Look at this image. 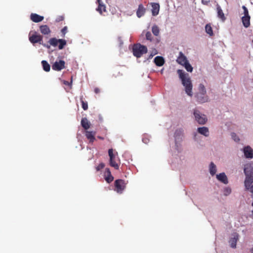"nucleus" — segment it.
Instances as JSON below:
<instances>
[{
	"instance_id": "f257e3e1",
	"label": "nucleus",
	"mask_w": 253,
	"mask_h": 253,
	"mask_svg": "<svg viewBox=\"0 0 253 253\" xmlns=\"http://www.w3.org/2000/svg\"><path fill=\"white\" fill-rule=\"evenodd\" d=\"M246 178L244 184L246 189H248L250 186L253 183V168L251 165H247L244 168Z\"/></svg>"
},
{
	"instance_id": "f03ea898",
	"label": "nucleus",
	"mask_w": 253,
	"mask_h": 253,
	"mask_svg": "<svg viewBox=\"0 0 253 253\" xmlns=\"http://www.w3.org/2000/svg\"><path fill=\"white\" fill-rule=\"evenodd\" d=\"M29 40L30 42L33 44L39 43V44L42 45L44 47H45L48 49L50 48V45H48V44L43 43L42 42V36L40 34H37L36 32H30L29 34Z\"/></svg>"
},
{
	"instance_id": "7ed1b4c3",
	"label": "nucleus",
	"mask_w": 253,
	"mask_h": 253,
	"mask_svg": "<svg viewBox=\"0 0 253 253\" xmlns=\"http://www.w3.org/2000/svg\"><path fill=\"white\" fill-rule=\"evenodd\" d=\"M199 91L195 95L197 101L200 103L207 102L209 101V97L206 94V90L203 84H200L199 86Z\"/></svg>"
},
{
	"instance_id": "20e7f679",
	"label": "nucleus",
	"mask_w": 253,
	"mask_h": 253,
	"mask_svg": "<svg viewBox=\"0 0 253 253\" xmlns=\"http://www.w3.org/2000/svg\"><path fill=\"white\" fill-rule=\"evenodd\" d=\"M132 51L134 56L139 58L143 54L147 53V48L145 45H143L140 44H136L133 46Z\"/></svg>"
},
{
	"instance_id": "39448f33",
	"label": "nucleus",
	"mask_w": 253,
	"mask_h": 253,
	"mask_svg": "<svg viewBox=\"0 0 253 253\" xmlns=\"http://www.w3.org/2000/svg\"><path fill=\"white\" fill-rule=\"evenodd\" d=\"M48 43L49 44L48 45H51L56 47L58 45L59 49H62L64 46L66 45V41L63 39H57L55 38H50L48 41Z\"/></svg>"
},
{
	"instance_id": "423d86ee",
	"label": "nucleus",
	"mask_w": 253,
	"mask_h": 253,
	"mask_svg": "<svg viewBox=\"0 0 253 253\" xmlns=\"http://www.w3.org/2000/svg\"><path fill=\"white\" fill-rule=\"evenodd\" d=\"M126 183L123 179H117L115 181V189L117 193L121 194L126 188Z\"/></svg>"
},
{
	"instance_id": "0eeeda50",
	"label": "nucleus",
	"mask_w": 253,
	"mask_h": 253,
	"mask_svg": "<svg viewBox=\"0 0 253 253\" xmlns=\"http://www.w3.org/2000/svg\"><path fill=\"white\" fill-rule=\"evenodd\" d=\"M194 115L195 116V120L199 124L204 125L206 124L208 120L206 116L205 115L201 114L198 110H194Z\"/></svg>"
},
{
	"instance_id": "6e6552de",
	"label": "nucleus",
	"mask_w": 253,
	"mask_h": 253,
	"mask_svg": "<svg viewBox=\"0 0 253 253\" xmlns=\"http://www.w3.org/2000/svg\"><path fill=\"white\" fill-rule=\"evenodd\" d=\"M108 154L110 157V165L116 169H118L119 165L116 162V156L113 153V150L110 149L108 150Z\"/></svg>"
},
{
	"instance_id": "1a4fd4ad",
	"label": "nucleus",
	"mask_w": 253,
	"mask_h": 253,
	"mask_svg": "<svg viewBox=\"0 0 253 253\" xmlns=\"http://www.w3.org/2000/svg\"><path fill=\"white\" fill-rule=\"evenodd\" d=\"M182 84L185 87V90L186 93L189 95L192 96V84L191 80H181Z\"/></svg>"
},
{
	"instance_id": "9d476101",
	"label": "nucleus",
	"mask_w": 253,
	"mask_h": 253,
	"mask_svg": "<svg viewBox=\"0 0 253 253\" xmlns=\"http://www.w3.org/2000/svg\"><path fill=\"white\" fill-rule=\"evenodd\" d=\"M65 62L63 60H59V61H56L52 65V68L55 71H60L62 69L65 68Z\"/></svg>"
},
{
	"instance_id": "9b49d317",
	"label": "nucleus",
	"mask_w": 253,
	"mask_h": 253,
	"mask_svg": "<svg viewBox=\"0 0 253 253\" xmlns=\"http://www.w3.org/2000/svg\"><path fill=\"white\" fill-rule=\"evenodd\" d=\"M244 153L247 158L252 159L253 158V150L249 146L244 148Z\"/></svg>"
},
{
	"instance_id": "f8f14e48",
	"label": "nucleus",
	"mask_w": 253,
	"mask_h": 253,
	"mask_svg": "<svg viewBox=\"0 0 253 253\" xmlns=\"http://www.w3.org/2000/svg\"><path fill=\"white\" fill-rule=\"evenodd\" d=\"M216 10L217 13V17L220 19L222 21L224 22L226 20V17L224 15V14L220 7V6L217 4L216 5Z\"/></svg>"
},
{
	"instance_id": "ddd939ff",
	"label": "nucleus",
	"mask_w": 253,
	"mask_h": 253,
	"mask_svg": "<svg viewBox=\"0 0 253 253\" xmlns=\"http://www.w3.org/2000/svg\"><path fill=\"white\" fill-rule=\"evenodd\" d=\"M232 236L233 237L230 239L229 243L231 248H235L236 247L237 241L239 239V235L237 233H234Z\"/></svg>"
},
{
	"instance_id": "4468645a",
	"label": "nucleus",
	"mask_w": 253,
	"mask_h": 253,
	"mask_svg": "<svg viewBox=\"0 0 253 253\" xmlns=\"http://www.w3.org/2000/svg\"><path fill=\"white\" fill-rule=\"evenodd\" d=\"M31 20L35 22L38 23L42 21L44 19L43 16L39 15L36 13H32L30 15Z\"/></svg>"
},
{
	"instance_id": "2eb2a0df",
	"label": "nucleus",
	"mask_w": 253,
	"mask_h": 253,
	"mask_svg": "<svg viewBox=\"0 0 253 253\" xmlns=\"http://www.w3.org/2000/svg\"><path fill=\"white\" fill-rule=\"evenodd\" d=\"M95 134L96 132L95 131H86L85 135L87 139L89 140V142L93 143L95 140Z\"/></svg>"
},
{
	"instance_id": "dca6fc26",
	"label": "nucleus",
	"mask_w": 253,
	"mask_h": 253,
	"mask_svg": "<svg viewBox=\"0 0 253 253\" xmlns=\"http://www.w3.org/2000/svg\"><path fill=\"white\" fill-rule=\"evenodd\" d=\"M176 61L178 63L182 66L184 64H185V63L188 61L186 57L182 53V52H179V56Z\"/></svg>"
},
{
	"instance_id": "f3484780",
	"label": "nucleus",
	"mask_w": 253,
	"mask_h": 253,
	"mask_svg": "<svg viewBox=\"0 0 253 253\" xmlns=\"http://www.w3.org/2000/svg\"><path fill=\"white\" fill-rule=\"evenodd\" d=\"M97 3L98 4L96 10L101 15L103 14V12H106V6L103 4L101 0H97Z\"/></svg>"
},
{
	"instance_id": "a211bd4d",
	"label": "nucleus",
	"mask_w": 253,
	"mask_h": 253,
	"mask_svg": "<svg viewBox=\"0 0 253 253\" xmlns=\"http://www.w3.org/2000/svg\"><path fill=\"white\" fill-rule=\"evenodd\" d=\"M152 13L153 16H156L159 14L160 10V5L158 3H152Z\"/></svg>"
},
{
	"instance_id": "6ab92c4d",
	"label": "nucleus",
	"mask_w": 253,
	"mask_h": 253,
	"mask_svg": "<svg viewBox=\"0 0 253 253\" xmlns=\"http://www.w3.org/2000/svg\"><path fill=\"white\" fill-rule=\"evenodd\" d=\"M216 178L217 179L221 181V182L223 183L224 184H227L228 183V179L225 175V173L222 172L220 173L219 174L216 175Z\"/></svg>"
},
{
	"instance_id": "aec40b11",
	"label": "nucleus",
	"mask_w": 253,
	"mask_h": 253,
	"mask_svg": "<svg viewBox=\"0 0 253 253\" xmlns=\"http://www.w3.org/2000/svg\"><path fill=\"white\" fill-rule=\"evenodd\" d=\"M145 13V8L144 7L142 4H140L138 6V8L136 11V15L138 17L140 18L142 17Z\"/></svg>"
},
{
	"instance_id": "412c9836",
	"label": "nucleus",
	"mask_w": 253,
	"mask_h": 253,
	"mask_svg": "<svg viewBox=\"0 0 253 253\" xmlns=\"http://www.w3.org/2000/svg\"><path fill=\"white\" fill-rule=\"evenodd\" d=\"M40 30L41 33L43 35H48L51 32L49 28L46 25H41L40 27Z\"/></svg>"
},
{
	"instance_id": "4be33fe9",
	"label": "nucleus",
	"mask_w": 253,
	"mask_h": 253,
	"mask_svg": "<svg viewBox=\"0 0 253 253\" xmlns=\"http://www.w3.org/2000/svg\"><path fill=\"white\" fill-rule=\"evenodd\" d=\"M198 131L199 133L205 136H208L209 135V129L207 127H201L198 128Z\"/></svg>"
},
{
	"instance_id": "5701e85b",
	"label": "nucleus",
	"mask_w": 253,
	"mask_h": 253,
	"mask_svg": "<svg viewBox=\"0 0 253 253\" xmlns=\"http://www.w3.org/2000/svg\"><path fill=\"white\" fill-rule=\"evenodd\" d=\"M106 172L107 175L105 176V179L107 183H110L113 180L114 177L111 175V171L108 168L106 169Z\"/></svg>"
},
{
	"instance_id": "b1692460",
	"label": "nucleus",
	"mask_w": 253,
	"mask_h": 253,
	"mask_svg": "<svg viewBox=\"0 0 253 253\" xmlns=\"http://www.w3.org/2000/svg\"><path fill=\"white\" fill-rule=\"evenodd\" d=\"M242 21L244 26L248 28L250 26V16H246L242 18Z\"/></svg>"
},
{
	"instance_id": "393cba45",
	"label": "nucleus",
	"mask_w": 253,
	"mask_h": 253,
	"mask_svg": "<svg viewBox=\"0 0 253 253\" xmlns=\"http://www.w3.org/2000/svg\"><path fill=\"white\" fill-rule=\"evenodd\" d=\"M154 62L158 66H162L164 65L165 61L163 57L161 56H157L154 59Z\"/></svg>"
},
{
	"instance_id": "a878e982",
	"label": "nucleus",
	"mask_w": 253,
	"mask_h": 253,
	"mask_svg": "<svg viewBox=\"0 0 253 253\" xmlns=\"http://www.w3.org/2000/svg\"><path fill=\"white\" fill-rule=\"evenodd\" d=\"M81 125L85 129H87L90 127V124L88 120L86 118H84L82 119Z\"/></svg>"
},
{
	"instance_id": "bb28decb",
	"label": "nucleus",
	"mask_w": 253,
	"mask_h": 253,
	"mask_svg": "<svg viewBox=\"0 0 253 253\" xmlns=\"http://www.w3.org/2000/svg\"><path fill=\"white\" fill-rule=\"evenodd\" d=\"M177 73L180 79H189V78H187L188 74L186 73L183 70H178Z\"/></svg>"
},
{
	"instance_id": "cd10ccee",
	"label": "nucleus",
	"mask_w": 253,
	"mask_h": 253,
	"mask_svg": "<svg viewBox=\"0 0 253 253\" xmlns=\"http://www.w3.org/2000/svg\"><path fill=\"white\" fill-rule=\"evenodd\" d=\"M72 81L73 80H63L62 84L66 86H64L66 90L70 89L72 88Z\"/></svg>"
},
{
	"instance_id": "c85d7f7f",
	"label": "nucleus",
	"mask_w": 253,
	"mask_h": 253,
	"mask_svg": "<svg viewBox=\"0 0 253 253\" xmlns=\"http://www.w3.org/2000/svg\"><path fill=\"white\" fill-rule=\"evenodd\" d=\"M216 172V166L213 162H211L210 165V172L211 175H214Z\"/></svg>"
},
{
	"instance_id": "c756f323",
	"label": "nucleus",
	"mask_w": 253,
	"mask_h": 253,
	"mask_svg": "<svg viewBox=\"0 0 253 253\" xmlns=\"http://www.w3.org/2000/svg\"><path fill=\"white\" fill-rule=\"evenodd\" d=\"M42 64L43 70L46 72H48L50 69V66L48 62L45 60H42Z\"/></svg>"
},
{
	"instance_id": "7c9ffc66",
	"label": "nucleus",
	"mask_w": 253,
	"mask_h": 253,
	"mask_svg": "<svg viewBox=\"0 0 253 253\" xmlns=\"http://www.w3.org/2000/svg\"><path fill=\"white\" fill-rule=\"evenodd\" d=\"M206 32L210 36L213 35V31L211 26L210 24H207L205 27Z\"/></svg>"
},
{
	"instance_id": "2f4dec72",
	"label": "nucleus",
	"mask_w": 253,
	"mask_h": 253,
	"mask_svg": "<svg viewBox=\"0 0 253 253\" xmlns=\"http://www.w3.org/2000/svg\"><path fill=\"white\" fill-rule=\"evenodd\" d=\"M152 31L153 34L156 36H158L160 33L159 28L156 25H154L152 27Z\"/></svg>"
},
{
	"instance_id": "473e14b6",
	"label": "nucleus",
	"mask_w": 253,
	"mask_h": 253,
	"mask_svg": "<svg viewBox=\"0 0 253 253\" xmlns=\"http://www.w3.org/2000/svg\"><path fill=\"white\" fill-rule=\"evenodd\" d=\"M81 103H82V107L84 110H86L88 109V104L86 102H84L83 100V97L82 96L80 98Z\"/></svg>"
},
{
	"instance_id": "72a5a7b5",
	"label": "nucleus",
	"mask_w": 253,
	"mask_h": 253,
	"mask_svg": "<svg viewBox=\"0 0 253 253\" xmlns=\"http://www.w3.org/2000/svg\"><path fill=\"white\" fill-rule=\"evenodd\" d=\"M183 66H184L185 68L188 72H191L192 71L193 67L190 64L188 61L185 63V64H184Z\"/></svg>"
},
{
	"instance_id": "f704fd0d",
	"label": "nucleus",
	"mask_w": 253,
	"mask_h": 253,
	"mask_svg": "<svg viewBox=\"0 0 253 253\" xmlns=\"http://www.w3.org/2000/svg\"><path fill=\"white\" fill-rule=\"evenodd\" d=\"M231 193V189L229 187H226L224 189V195L228 196Z\"/></svg>"
},
{
	"instance_id": "c9c22d12",
	"label": "nucleus",
	"mask_w": 253,
	"mask_h": 253,
	"mask_svg": "<svg viewBox=\"0 0 253 253\" xmlns=\"http://www.w3.org/2000/svg\"><path fill=\"white\" fill-rule=\"evenodd\" d=\"M145 36H146V39L147 40H149L150 41H152V34H151L150 32H149V31L147 32L146 33Z\"/></svg>"
},
{
	"instance_id": "e433bc0d",
	"label": "nucleus",
	"mask_w": 253,
	"mask_h": 253,
	"mask_svg": "<svg viewBox=\"0 0 253 253\" xmlns=\"http://www.w3.org/2000/svg\"><path fill=\"white\" fill-rule=\"evenodd\" d=\"M105 167V164L103 163H101L100 164H99V165L97 166L95 169H96V171H100L101 169H103Z\"/></svg>"
},
{
	"instance_id": "4c0bfd02",
	"label": "nucleus",
	"mask_w": 253,
	"mask_h": 253,
	"mask_svg": "<svg viewBox=\"0 0 253 253\" xmlns=\"http://www.w3.org/2000/svg\"><path fill=\"white\" fill-rule=\"evenodd\" d=\"M231 136H232V138H233V139L235 141H236V142L239 141L240 139L238 137V136H237V135H236V134L235 133H234V132L232 133H231Z\"/></svg>"
},
{
	"instance_id": "58836bf2",
	"label": "nucleus",
	"mask_w": 253,
	"mask_h": 253,
	"mask_svg": "<svg viewBox=\"0 0 253 253\" xmlns=\"http://www.w3.org/2000/svg\"><path fill=\"white\" fill-rule=\"evenodd\" d=\"M242 8L244 10V16H250L249 14L248 9V8L245 5H243L242 6Z\"/></svg>"
},
{
	"instance_id": "ea45409f",
	"label": "nucleus",
	"mask_w": 253,
	"mask_h": 253,
	"mask_svg": "<svg viewBox=\"0 0 253 253\" xmlns=\"http://www.w3.org/2000/svg\"><path fill=\"white\" fill-rule=\"evenodd\" d=\"M61 32L63 35V37L67 32V27L66 26L64 27L62 30Z\"/></svg>"
},
{
	"instance_id": "a19ab883",
	"label": "nucleus",
	"mask_w": 253,
	"mask_h": 253,
	"mask_svg": "<svg viewBox=\"0 0 253 253\" xmlns=\"http://www.w3.org/2000/svg\"><path fill=\"white\" fill-rule=\"evenodd\" d=\"M64 16H58V17L56 18V22H60V21H62V20H64Z\"/></svg>"
},
{
	"instance_id": "79ce46f5",
	"label": "nucleus",
	"mask_w": 253,
	"mask_h": 253,
	"mask_svg": "<svg viewBox=\"0 0 253 253\" xmlns=\"http://www.w3.org/2000/svg\"><path fill=\"white\" fill-rule=\"evenodd\" d=\"M142 141L145 143V144H147L149 142V139L147 138H146V137H143L142 138Z\"/></svg>"
},
{
	"instance_id": "37998d69",
	"label": "nucleus",
	"mask_w": 253,
	"mask_h": 253,
	"mask_svg": "<svg viewBox=\"0 0 253 253\" xmlns=\"http://www.w3.org/2000/svg\"><path fill=\"white\" fill-rule=\"evenodd\" d=\"M246 190H249L253 194L252 198H253V185H250V188L248 189H246Z\"/></svg>"
},
{
	"instance_id": "c03bdc74",
	"label": "nucleus",
	"mask_w": 253,
	"mask_h": 253,
	"mask_svg": "<svg viewBox=\"0 0 253 253\" xmlns=\"http://www.w3.org/2000/svg\"><path fill=\"white\" fill-rule=\"evenodd\" d=\"M210 2V0H202V3L205 5H208Z\"/></svg>"
},
{
	"instance_id": "a18cd8bd",
	"label": "nucleus",
	"mask_w": 253,
	"mask_h": 253,
	"mask_svg": "<svg viewBox=\"0 0 253 253\" xmlns=\"http://www.w3.org/2000/svg\"><path fill=\"white\" fill-rule=\"evenodd\" d=\"M179 133H182V131L180 130H176L174 133V136L175 138L177 137Z\"/></svg>"
},
{
	"instance_id": "49530a36",
	"label": "nucleus",
	"mask_w": 253,
	"mask_h": 253,
	"mask_svg": "<svg viewBox=\"0 0 253 253\" xmlns=\"http://www.w3.org/2000/svg\"><path fill=\"white\" fill-rule=\"evenodd\" d=\"M94 92L96 94L99 93L100 92V89L98 87H96L94 88Z\"/></svg>"
},
{
	"instance_id": "de8ad7c7",
	"label": "nucleus",
	"mask_w": 253,
	"mask_h": 253,
	"mask_svg": "<svg viewBox=\"0 0 253 253\" xmlns=\"http://www.w3.org/2000/svg\"><path fill=\"white\" fill-rule=\"evenodd\" d=\"M98 138L100 139H101V140H103V137H101V136H98Z\"/></svg>"
},
{
	"instance_id": "09e8293b",
	"label": "nucleus",
	"mask_w": 253,
	"mask_h": 253,
	"mask_svg": "<svg viewBox=\"0 0 253 253\" xmlns=\"http://www.w3.org/2000/svg\"><path fill=\"white\" fill-rule=\"evenodd\" d=\"M251 253H253V247L250 250Z\"/></svg>"
},
{
	"instance_id": "8fccbe9b",
	"label": "nucleus",
	"mask_w": 253,
	"mask_h": 253,
	"mask_svg": "<svg viewBox=\"0 0 253 253\" xmlns=\"http://www.w3.org/2000/svg\"><path fill=\"white\" fill-rule=\"evenodd\" d=\"M252 206H253V202L252 203ZM252 214H253V210L252 211Z\"/></svg>"
}]
</instances>
